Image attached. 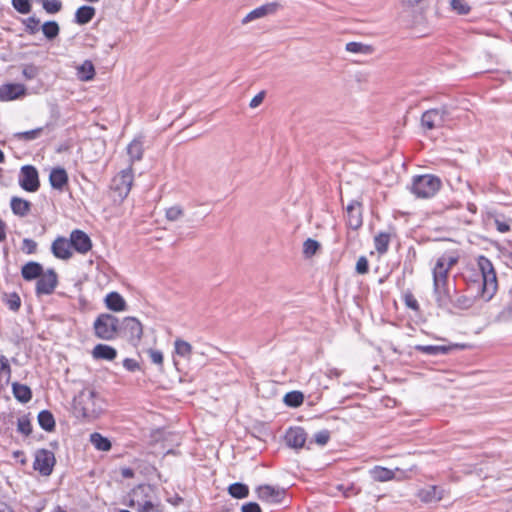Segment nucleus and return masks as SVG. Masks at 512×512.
I'll use <instances>...</instances> for the list:
<instances>
[{
	"mask_svg": "<svg viewBox=\"0 0 512 512\" xmlns=\"http://www.w3.org/2000/svg\"><path fill=\"white\" fill-rule=\"evenodd\" d=\"M458 261L459 257L457 255L445 253L436 260L432 269L433 293L437 305L441 308L449 307L452 302V291L449 286L448 275Z\"/></svg>",
	"mask_w": 512,
	"mask_h": 512,
	"instance_id": "f257e3e1",
	"label": "nucleus"
},
{
	"mask_svg": "<svg viewBox=\"0 0 512 512\" xmlns=\"http://www.w3.org/2000/svg\"><path fill=\"white\" fill-rule=\"evenodd\" d=\"M73 411L76 417L92 420L102 411L100 398L95 391L84 389L73 400Z\"/></svg>",
	"mask_w": 512,
	"mask_h": 512,
	"instance_id": "f03ea898",
	"label": "nucleus"
},
{
	"mask_svg": "<svg viewBox=\"0 0 512 512\" xmlns=\"http://www.w3.org/2000/svg\"><path fill=\"white\" fill-rule=\"evenodd\" d=\"M478 266L482 275L481 297L485 301H489L497 290V277L491 261L480 256Z\"/></svg>",
	"mask_w": 512,
	"mask_h": 512,
	"instance_id": "7ed1b4c3",
	"label": "nucleus"
},
{
	"mask_svg": "<svg viewBox=\"0 0 512 512\" xmlns=\"http://www.w3.org/2000/svg\"><path fill=\"white\" fill-rule=\"evenodd\" d=\"M441 188L440 178L431 175H419L414 177L411 191L419 198H430Z\"/></svg>",
	"mask_w": 512,
	"mask_h": 512,
	"instance_id": "20e7f679",
	"label": "nucleus"
},
{
	"mask_svg": "<svg viewBox=\"0 0 512 512\" xmlns=\"http://www.w3.org/2000/svg\"><path fill=\"white\" fill-rule=\"evenodd\" d=\"M118 319L111 314H100L94 322L95 335L99 339L112 340L118 330Z\"/></svg>",
	"mask_w": 512,
	"mask_h": 512,
	"instance_id": "39448f33",
	"label": "nucleus"
},
{
	"mask_svg": "<svg viewBox=\"0 0 512 512\" xmlns=\"http://www.w3.org/2000/svg\"><path fill=\"white\" fill-rule=\"evenodd\" d=\"M133 179V169L131 167L121 170L119 174L113 178L111 188L117 193L121 200L128 196L133 184Z\"/></svg>",
	"mask_w": 512,
	"mask_h": 512,
	"instance_id": "423d86ee",
	"label": "nucleus"
},
{
	"mask_svg": "<svg viewBox=\"0 0 512 512\" xmlns=\"http://www.w3.org/2000/svg\"><path fill=\"white\" fill-rule=\"evenodd\" d=\"M447 116L448 111L445 107L427 110L421 116V127L425 131L440 128L445 124Z\"/></svg>",
	"mask_w": 512,
	"mask_h": 512,
	"instance_id": "0eeeda50",
	"label": "nucleus"
},
{
	"mask_svg": "<svg viewBox=\"0 0 512 512\" xmlns=\"http://www.w3.org/2000/svg\"><path fill=\"white\" fill-rule=\"evenodd\" d=\"M55 464L56 459L52 451L47 449H39L35 452L33 468L42 476L51 475Z\"/></svg>",
	"mask_w": 512,
	"mask_h": 512,
	"instance_id": "6e6552de",
	"label": "nucleus"
},
{
	"mask_svg": "<svg viewBox=\"0 0 512 512\" xmlns=\"http://www.w3.org/2000/svg\"><path fill=\"white\" fill-rule=\"evenodd\" d=\"M120 329L133 346H137L139 344L143 335V327L138 319L135 317H125Z\"/></svg>",
	"mask_w": 512,
	"mask_h": 512,
	"instance_id": "1a4fd4ad",
	"label": "nucleus"
},
{
	"mask_svg": "<svg viewBox=\"0 0 512 512\" xmlns=\"http://www.w3.org/2000/svg\"><path fill=\"white\" fill-rule=\"evenodd\" d=\"M19 185L27 192H36L40 187L37 169L32 165L21 167Z\"/></svg>",
	"mask_w": 512,
	"mask_h": 512,
	"instance_id": "9d476101",
	"label": "nucleus"
},
{
	"mask_svg": "<svg viewBox=\"0 0 512 512\" xmlns=\"http://www.w3.org/2000/svg\"><path fill=\"white\" fill-rule=\"evenodd\" d=\"M58 284V277L53 269H49L46 272H42L36 283V294L37 295H49L52 294Z\"/></svg>",
	"mask_w": 512,
	"mask_h": 512,
	"instance_id": "9b49d317",
	"label": "nucleus"
},
{
	"mask_svg": "<svg viewBox=\"0 0 512 512\" xmlns=\"http://www.w3.org/2000/svg\"><path fill=\"white\" fill-rule=\"evenodd\" d=\"M260 500L269 503H280L285 496V490L271 485H262L256 489Z\"/></svg>",
	"mask_w": 512,
	"mask_h": 512,
	"instance_id": "f8f14e48",
	"label": "nucleus"
},
{
	"mask_svg": "<svg viewBox=\"0 0 512 512\" xmlns=\"http://www.w3.org/2000/svg\"><path fill=\"white\" fill-rule=\"evenodd\" d=\"M346 223L353 230H357L362 226V210L359 201L352 200L346 207Z\"/></svg>",
	"mask_w": 512,
	"mask_h": 512,
	"instance_id": "ddd939ff",
	"label": "nucleus"
},
{
	"mask_svg": "<svg viewBox=\"0 0 512 512\" xmlns=\"http://www.w3.org/2000/svg\"><path fill=\"white\" fill-rule=\"evenodd\" d=\"M70 242L72 248H74L80 254H86L92 248V242L89 236L81 230H73L70 234Z\"/></svg>",
	"mask_w": 512,
	"mask_h": 512,
	"instance_id": "4468645a",
	"label": "nucleus"
},
{
	"mask_svg": "<svg viewBox=\"0 0 512 512\" xmlns=\"http://www.w3.org/2000/svg\"><path fill=\"white\" fill-rule=\"evenodd\" d=\"M307 440V434L301 427H291L286 431V444L294 449L303 448Z\"/></svg>",
	"mask_w": 512,
	"mask_h": 512,
	"instance_id": "2eb2a0df",
	"label": "nucleus"
},
{
	"mask_svg": "<svg viewBox=\"0 0 512 512\" xmlns=\"http://www.w3.org/2000/svg\"><path fill=\"white\" fill-rule=\"evenodd\" d=\"M26 94L23 84L9 83L0 86V101H12Z\"/></svg>",
	"mask_w": 512,
	"mask_h": 512,
	"instance_id": "dca6fc26",
	"label": "nucleus"
},
{
	"mask_svg": "<svg viewBox=\"0 0 512 512\" xmlns=\"http://www.w3.org/2000/svg\"><path fill=\"white\" fill-rule=\"evenodd\" d=\"M445 490L436 485H429L417 492V497L424 503L438 502L444 498Z\"/></svg>",
	"mask_w": 512,
	"mask_h": 512,
	"instance_id": "f3484780",
	"label": "nucleus"
},
{
	"mask_svg": "<svg viewBox=\"0 0 512 512\" xmlns=\"http://www.w3.org/2000/svg\"><path fill=\"white\" fill-rule=\"evenodd\" d=\"M280 5L277 2L266 3L260 7L255 8L249 12L243 19L242 23H248L259 18H263L267 15L275 13L279 9Z\"/></svg>",
	"mask_w": 512,
	"mask_h": 512,
	"instance_id": "a211bd4d",
	"label": "nucleus"
},
{
	"mask_svg": "<svg viewBox=\"0 0 512 512\" xmlns=\"http://www.w3.org/2000/svg\"><path fill=\"white\" fill-rule=\"evenodd\" d=\"M72 245L70 239H66L64 237H58L54 240L51 246V250L53 255L56 258L67 260L72 257L71 251Z\"/></svg>",
	"mask_w": 512,
	"mask_h": 512,
	"instance_id": "6ab92c4d",
	"label": "nucleus"
},
{
	"mask_svg": "<svg viewBox=\"0 0 512 512\" xmlns=\"http://www.w3.org/2000/svg\"><path fill=\"white\" fill-rule=\"evenodd\" d=\"M464 345H416L415 350L427 355H445L453 349L463 348Z\"/></svg>",
	"mask_w": 512,
	"mask_h": 512,
	"instance_id": "aec40b11",
	"label": "nucleus"
},
{
	"mask_svg": "<svg viewBox=\"0 0 512 512\" xmlns=\"http://www.w3.org/2000/svg\"><path fill=\"white\" fill-rule=\"evenodd\" d=\"M127 155L129 157L128 159V167L133 166V164L136 161H140L143 157L144 148H143V142L140 139H134L128 146H127Z\"/></svg>",
	"mask_w": 512,
	"mask_h": 512,
	"instance_id": "412c9836",
	"label": "nucleus"
},
{
	"mask_svg": "<svg viewBox=\"0 0 512 512\" xmlns=\"http://www.w3.org/2000/svg\"><path fill=\"white\" fill-rule=\"evenodd\" d=\"M49 182L54 189L62 190L68 183V175L64 168H53L49 175Z\"/></svg>",
	"mask_w": 512,
	"mask_h": 512,
	"instance_id": "4be33fe9",
	"label": "nucleus"
},
{
	"mask_svg": "<svg viewBox=\"0 0 512 512\" xmlns=\"http://www.w3.org/2000/svg\"><path fill=\"white\" fill-rule=\"evenodd\" d=\"M92 356L94 359H103L112 361L117 356V351L115 348L106 345V344H97L92 350Z\"/></svg>",
	"mask_w": 512,
	"mask_h": 512,
	"instance_id": "5701e85b",
	"label": "nucleus"
},
{
	"mask_svg": "<svg viewBox=\"0 0 512 512\" xmlns=\"http://www.w3.org/2000/svg\"><path fill=\"white\" fill-rule=\"evenodd\" d=\"M10 206L15 215L25 217L29 214L32 204L28 200L14 196L11 198Z\"/></svg>",
	"mask_w": 512,
	"mask_h": 512,
	"instance_id": "b1692460",
	"label": "nucleus"
},
{
	"mask_svg": "<svg viewBox=\"0 0 512 512\" xmlns=\"http://www.w3.org/2000/svg\"><path fill=\"white\" fill-rule=\"evenodd\" d=\"M42 272V265L34 261L26 263L21 269L22 277L27 281L38 279Z\"/></svg>",
	"mask_w": 512,
	"mask_h": 512,
	"instance_id": "393cba45",
	"label": "nucleus"
},
{
	"mask_svg": "<svg viewBox=\"0 0 512 512\" xmlns=\"http://www.w3.org/2000/svg\"><path fill=\"white\" fill-rule=\"evenodd\" d=\"M105 304L108 309L120 312L124 311L126 308V302L124 298L117 292H110L105 297Z\"/></svg>",
	"mask_w": 512,
	"mask_h": 512,
	"instance_id": "a878e982",
	"label": "nucleus"
},
{
	"mask_svg": "<svg viewBox=\"0 0 512 512\" xmlns=\"http://www.w3.org/2000/svg\"><path fill=\"white\" fill-rule=\"evenodd\" d=\"M27 28L31 30V32L38 31L40 28L42 32H58L59 26L56 22L50 21L46 22L43 25L40 24L39 20H36L34 17H31L26 22Z\"/></svg>",
	"mask_w": 512,
	"mask_h": 512,
	"instance_id": "bb28decb",
	"label": "nucleus"
},
{
	"mask_svg": "<svg viewBox=\"0 0 512 512\" xmlns=\"http://www.w3.org/2000/svg\"><path fill=\"white\" fill-rule=\"evenodd\" d=\"M12 392L14 397L21 403H28L32 398L31 389L27 385L18 382L12 383Z\"/></svg>",
	"mask_w": 512,
	"mask_h": 512,
	"instance_id": "cd10ccee",
	"label": "nucleus"
},
{
	"mask_svg": "<svg viewBox=\"0 0 512 512\" xmlns=\"http://www.w3.org/2000/svg\"><path fill=\"white\" fill-rule=\"evenodd\" d=\"M369 473L372 479L378 482H386L395 477L394 471L382 466H375Z\"/></svg>",
	"mask_w": 512,
	"mask_h": 512,
	"instance_id": "c85d7f7f",
	"label": "nucleus"
},
{
	"mask_svg": "<svg viewBox=\"0 0 512 512\" xmlns=\"http://www.w3.org/2000/svg\"><path fill=\"white\" fill-rule=\"evenodd\" d=\"M95 8L92 6H81L76 10L75 20L78 24H86L95 16Z\"/></svg>",
	"mask_w": 512,
	"mask_h": 512,
	"instance_id": "c756f323",
	"label": "nucleus"
},
{
	"mask_svg": "<svg viewBox=\"0 0 512 512\" xmlns=\"http://www.w3.org/2000/svg\"><path fill=\"white\" fill-rule=\"evenodd\" d=\"M37 418L40 427L45 431L52 432L55 429V419L50 411L42 410Z\"/></svg>",
	"mask_w": 512,
	"mask_h": 512,
	"instance_id": "7c9ffc66",
	"label": "nucleus"
},
{
	"mask_svg": "<svg viewBox=\"0 0 512 512\" xmlns=\"http://www.w3.org/2000/svg\"><path fill=\"white\" fill-rule=\"evenodd\" d=\"M77 76L81 81H90L95 76L94 65L91 61L86 60L77 68Z\"/></svg>",
	"mask_w": 512,
	"mask_h": 512,
	"instance_id": "2f4dec72",
	"label": "nucleus"
},
{
	"mask_svg": "<svg viewBox=\"0 0 512 512\" xmlns=\"http://www.w3.org/2000/svg\"><path fill=\"white\" fill-rule=\"evenodd\" d=\"M390 234L381 232L374 237V246L379 254H385L388 251L390 243Z\"/></svg>",
	"mask_w": 512,
	"mask_h": 512,
	"instance_id": "473e14b6",
	"label": "nucleus"
},
{
	"mask_svg": "<svg viewBox=\"0 0 512 512\" xmlns=\"http://www.w3.org/2000/svg\"><path fill=\"white\" fill-rule=\"evenodd\" d=\"M90 442L99 451H109L111 449V442L100 433H92L90 436Z\"/></svg>",
	"mask_w": 512,
	"mask_h": 512,
	"instance_id": "72a5a7b5",
	"label": "nucleus"
},
{
	"mask_svg": "<svg viewBox=\"0 0 512 512\" xmlns=\"http://www.w3.org/2000/svg\"><path fill=\"white\" fill-rule=\"evenodd\" d=\"M229 494L236 499H243L249 495V488L243 483H233L228 487Z\"/></svg>",
	"mask_w": 512,
	"mask_h": 512,
	"instance_id": "f704fd0d",
	"label": "nucleus"
},
{
	"mask_svg": "<svg viewBox=\"0 0 512 512\" xmlns=\"http://www.w3.org/2000/svg\"><path fill=\"white\" fill-rule=\"evenodd\" d=\"M175 353L184 358H190L192 354V346L187 341L177 339L174 343Z\"/></svg>",
	"mask_w": 512,
	"mask_h": 512,
	"instance_id": "c9c22d12",
	"label": "nucleus"
},
{
	"mask_svg": "<svg viewBox=\"0 0 512 512\" xmlns=\"http://www.w3.org/2000/svg\"><path fill=\"white\" fill-rule=\"evenodd\" d=\"M43 132V128H36L25 132H17L13 134V138L23 141H32L40 137Z\"/></svg>",
	"mask_w": 512,
	"mask_h": 512,
	"instance_id": "e433bc0d",
	"label": "nucleus"
},
{
	"mask_svg": "<svg viewBox=\"0 0 512 512\" xmlns=\"http://www.w3.org/2000/svg\"><path fill=\"white\" fill-rule=\"evenodd\" d=\"M130 506L135 507L138 512H159V506L153 504L151 501L147 500L143 503L134 499L131 500Z\"/></svg>",
	"mask_w": 512,
	"mask_h": 512,
	"instance_id": "4c0bfd02",
	"label": "nucleus"
},
{
	"mask_svg": "<svg viewBox=\"0 0 512 512\" xmlns=\"http://www.w3.org/2000/svg\"><path fill=\"white\" fill-rule=\"evenodd\" d=\"M304 397L301 392L292 391L284 396V402L290 407H298L303 403Z\"/></svg>",
	"mask_w": 512,
	"mask_h": 512,
	"instance_id": "58836bf2",
	"label": "nucleus"
},
{
	"mask_svg": "<svg viewBox=\"0 0 512 512\" xmlns=\"http://www.w3.org/2000/svg\"><path fill=\"white\" fill-rule=\"evenodd\" d=\"M451 8L459 15H466L470 12L471 6L467 0H451Z\"/></svg>",
	"mask_w": 512,
	"mask_h": 512,
	"instance_id": "ea45409f",
	"label": "nucleus"
},
{
	"mask_svg": "<svg viewBox=\"0 0 512 512\" xmlns=\"http://www.w3.org/2000/svg\"><path fill=\"white\" fill-rule=\"evenodd\" d=\"M346 50L351 53H362V54H369L372 52L371 46L363 44L361 42L347 43Z\"/></svg>",
	"mask_w": 512,
	"mask_h": 512,
	"instance_id": "a19ab883",
	"label": "nucleus"
},
{
	"mask_svg": "<svg viewBox=\"0 0 512 512\" xmlns=\"http://www.w3.org/2000/svg\"><path fill=\"white\" fill-rule=\"evenodd\" d=\"M319 248L320 244L316 240L308 238L303 244V254L305 257L310 258L316 254Z\"/></svg>",
	"mask_w": 512,
	"mask_h": 512,
	"instance_id": "79ce46f5",
	"label": "nucleus"
},
{
	"mask_svg": "<svg viewBox=\"0 0 512 512\" xmlns=\"http://www.w3.org/2000/svg\"><path fill=\"white\" fill-rule=\"evenodd\" d=\"M17 430H18V432L24 434L25 436H28L31 434L32 425L27 416H22V417L18 418Z\"/></svg>",
	"mask_w": 512,
	"mask_h": 512,
	"instance_id": "37998d69",
	"label": "nucleus"
},
{
	"mask_svg": "<svg viewBox=\"0 0 512 512\" xmlns=\"http://www.w3.org/2000/svg\"><path fill=\"white\" fill-rule=\"evenodd\" d=\"M11 377V367L8 359L4 355H0V378H5L9 381Z\"/></svg>",
	"mask_w": 512,
	"mask_h": 512,
	"instance_id": "c03bdc74",
	"label": "nucleus"
},
{
	"mask_svg": "<svg viewBox=\"0 0 512 512\" xmlns=\"http://www.w3.org/2000/svg\"><path fill=\"white\" fill-rule=\"evenodd\" d=\"M12 6L21 14H27L31 10L30 0H12Z\"/></svg>",
	"mask_w": 512,
	"mask_h": 512,
	"instance_id": "a18cd8bd",
	"label": "nucleus"
},
{
	"mask_svg": "<svg viewBox=\"0 0 512 512\" xmlns=\"http://www.w3.org/2000/svg\"><path fill=\"white\" fill-rule=\"evenodd\" d=\"M450 304H453L457 308L468 309L472 306L473 300L470 297L460 295L455 300L452 299Z\"/></svg>",
	"mask_w": 512,
	"mask_h": 512,
	"instance_id": "49530a36",
	"label": "nucleus"
},
{
	"mask_svg": "<svg viewBox=\"0 0 512 512\" xmlns=\"http://www.w3.org/2000/svg\"><path fill=\"white\" fill-rule=\"evenodd\" d=\"M39 74V68L33 64L24 65L22 75L26 80H32Z\"/></svg>",
	"mask_w": 512,
	"mask_h": 512,
	"instance_id": "de8ad7c7",
	"label": "nucleus"
},
{
	"mask_svg": "<svg viewBox=\"0 0 512 512\" xmlns=\"http://www.w3.org/2000/svg\"><path fill=\"white\" fill-rule=\"evenodd\" d=\"M183 215V209L180 206H172L166 210V218L169 221H176Z\"/></svg>",
	"mask_w": 512,
	"mask_h": 512,
	"instance_id": "09e8293b",
	"label": "nucleus"
},
{
	"mask_svg": "<svg viewBox=\"0 0 512 512\" xmlns=\"http://www.w3.org/2000/svg\"><path fill=\"white\" fill-rule=\"evenodd\" d=\"M43 8L48 13H57L61 9V2L58 0H43Z\"/></svg>",
	"mask_w": 512,
	"mask_h": 512,
	"instance_id": "8fccbe9b",
	"label": "nucleus"
},
{
	"mask_svg": "<svg viewBox=\"0 0 512 512\" xmlns=\"http://www.w3.org/2000/svg\"><path fill=\"white\" fill-rule=\"evenodd\" d=\"M147 354L152 363L162 367L163 366V354L159 350L148 349Z\"/></svg>",
	"mask_w": 512,
	"mask_h": 512,
	"instance_id": "3c124183",
	"label": "nucleus"
},
{
	"mask_svg": "<svg viewBox=\"0 0 512 512\" xmlns=\"http://www.w3.org/2000/svg\"><path fill=\"white\" fill-rule=\"evenodd\" d=\"M330 439V432L328 430H322L314 435V441L320 446H324Z\"/></svg>",
	"mask_w": 512,
	"mask_h": 512,
	"instance_id": "603ef678",
	"label": "nucleus"
},
{
	"mask_svg": "<svg viewBox=\"0 0 512 512\" xmlns=\"http://www.w3.org/2000/svg\"><path fill=\"white\" fill-rule=\"evenodd\" d=\"M369 271V263L365 256L358 258L356 263V272L358 274H366Z\"/></svg>",
	"mask_w": 512,
	"mask_h": 512,
	"instance_id": "864d4df0",
	"label": "nucleus"
},
{
	"mask_svg": "<svg viewBox=\"0 0 512 512\" xmlns=\"http://www.w3.org/2000/svg\"><path fill=\"white\" fill-rule=\"evenodd\" d=\"M36 249H37V243L32 240V239H29V238H25L23 240V250L27 253V254H33L36 252Z\"/></svg>",
	"mask_w": 512,
	"mask_h": 512,
	"instance_id": "5fc2aeb1",
	"label": "nucleus"
},
{
	"mask_svg": "<svg viewBox=\"0 0 512 512\" xmlns=\"http://www.w3.org/2000/svg\"><path fill=\"white\" fill-rule=\"evenodd\" d=\"M7 305L12 311H17L21 305L20 297L17 294H12L7 301Z\"/></svg>",
	"mask_w": 512,
	"mask_h": 512,
	"instance_id": "6e6d98bb",
	"label": "nucleus"
},
{
	"mask_svg": "<svg viewBox=\"0 0 512 512\" xmlns=\"http://www.w3.org/2000/svg\"><path fill=\"white\" fill-rule=\"evenodd\" d=\"M123 366L130 372H134L140 369L139 363L131 358L124 359Z\"/></svg>",
	"mask_w": 512,
	"mask_h": 512,
	"instance_id": "4d7b16f0",
	"label": "nucleus"
},
{
	"mask_svg": "<svg viewBox=\"0 0 512 512\" xmlns=\"http://www.w3.org/2000/svg\"><path fill=\"white\" fill-rule=\"evenodd\" d=\"M496 229L501 233H506L510 230V224L505 220H501L499 218H495L494 220Z\"/></svg>",
	"mask_w": 512,
	"mask_h": 512,
	"instance_id": "13d9d810",
	"label": "nucleus"
},
{
	"mask_svg": "<svg viewBox=\"0 0 512 512\" xmlns=\"http://www.w3.org/2000/svg\"><path fill=\"white\" fill-rule=\"evenodd\" d=\"M241 512H262L260 506L255 502H249L242 506Z\"/></svg>",
	"mask_w": 512,
	"mask_h": 512,
	"instance_id": "bf43d9fd",
	"label": "nucleus"
},
{
	"mask_svg": "<svg viewBox=\"0 0 512 512\" xmlns=\"http://www.w3.org/2000/svg\"><path fill=\"white\" fill-rule=\"evenodd\" d=\"M265 92L261 91L257 95H255L252 100L250 101V108H256L258 107L264 100Z\"/></svg>",
	"mask_w": 512,
	"mask_h": 512,
	"instance_id": "052dcab7",
	"label": "nucleus"
},
{
	"mask_svg": "<svg viewBox=\"0 0 512 512\" xmlns=\"http://www.w3.org/2000/svg\"><path fill=\"white\" fill-rule=\"evenodd\" d=\"M405 303L409 308L413 310H418L419 308L418 301L414 298L412 294H408L405 296Z\"/></svg>",
	"mask_w": 512,
	"mask_h": 512,
	"instance_id": "680f3d73",
	"label": "nucleus"
},
{
	"mask_svg": "<svg viewBox=\"0 0 512 512\" xmlns=\"http://www.w3.org/2000/svg\"><path fill=\"white\" fill-rule=\"evenodd\" d=\"M6 240V224L0 220V242Z\"/></svg>",
	"mask_w": 512,
	"mask_h": 512,
	"instance_id": "e2e57ef3",
	"label": "nucleus"
},
{
	"mask_svg": "<svg viewBox=\"0 0 512 512\" xmlns=\"http://www.w3.org/2000/svg\"><path fill=\"white\" fill-rule=\"evenodd\" d=\"M400 1L404 6L414 7V6L418 5L420 2H422L423 0H400Z\"/></svg>",
	"mask_w": 512,
	"mask_h": 512,
	"instance_id": "0e129e2a",
	"label": "nucleus"
},
{
	"mask_svg": "<svg viewBox=\"0 0 512 512\" xmlns=\"http://www.w3.org/2000/svg\"><path fill=\"white\" fill-rule=\"evenodd\" d=\"M122 476L125 478H132L134 476V472L130 468L122 469Z\"/></svg>",
	"mask_w": 512,
	"mask_h": 512,
	"instance_id": "69168bd1",
	"label": "nucleus"
},
{
	"mask_svg": "<svg viewBox=\"0 0 512 512\" xmlns=\"http://www.w3.org/2000/svg\"><path fill=\"white\" fill-rule=\"evenodd\" d=\"M327 375L329 377H338L340 375V372L337 369H329Z\"/></svg>",
	"mask_w": 512,
	"mask_h": 512,
	"instance_id": "338daca9",
	"label": "nucleus"
},
{
	"mask_svg": "<svg viewBox=\"0 0 512 512\" xmlns=\"http://www.w3.org/2000/svg\"><path fill=\"white\" fill-rule=\"evenodd\" d=\"M143 490H144V487H143V486H139L137 489H135V490L133 491V494H134V495H137L139 491H143Z\"/></svg>",
	"mask_w": 512,
	"mask_h": 512,
	"instance_id": "774afa93",
	"label": "nucleus"
}]
</instances>
